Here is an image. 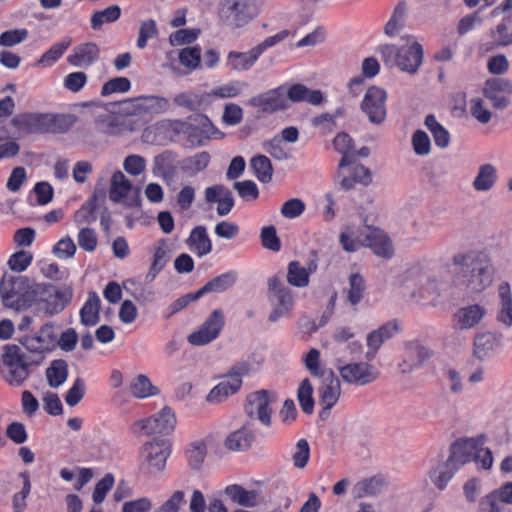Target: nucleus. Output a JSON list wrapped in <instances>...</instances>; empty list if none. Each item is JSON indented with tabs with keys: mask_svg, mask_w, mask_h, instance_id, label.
Here are the masks:
<instances>
[{
	"mask_svg": "<svg viewBox=\"0 0 512 512\" xmlns=\"http://www.w3.org/2000/svg\"><path fill=\"white\" fill-rule=\"evenodd\" d=\"M26 288H30L29 281L23 276H18L10 282H4L0 289L4 305L19 309L20 300ZM31 293L33 300L38 303L39 309L49 316L63 311L73 295L70 287L59 288L48 283L34 284L31 286Z\"/></svg>",
	"mask_w": 512,
	"mask_h": 512,
	"instance_id": "1",
	"label": "nucleus"
},
{
	"mask_svg": "<svg viewBox=\"0 0 512 512\" xmlns=\"http://www.w3.org/2000/svg\"><path fill=\"white\" fill-rule=\"evenodd\" d=\"M456 280L468 292L484 291L493 281L494 267L487 254L480 251L458 253L453 257Z\"/></svg>",
	"mask_w": 512,
	"mask_h": 512,
	"instance_id": "2",
	"label": "nucleus"
},
{
	"mask_svg": "<svg viewBox=\"0 0 512 512\" xmlns=\"http://www.w3.org/2000/svg\"><path fill=\"white\" fill-rule=\"evenodd\" d=\"M476 443V438H462L451 445L448 459L439 463L430 474L432 482L438 489H445L454 474L473 460Z\"/></svg>",
	"mask_w": 512,
	"mask_h": 512,
	"instance_id": "3",
	"label": "nucleus"
},
{
	"mask_svg": "<svg viewBox=\"0 0 512 512\" xmlns=\"http://www.w3.org/2000/svg\"><path fill=\"white\" fill-rule=\"evenodd\" d=\"M379 53L388 68L397 67L401 71L412 75L417 73L424 56L422 45L417 41L401 47L393 44L381 45Z\"/></svg>",
	"mask_w": 512,
	"mask_h": 512,
	"instance_id": "4",
	"label": "nucleus"
},
{
	"mask_svg": "<svg viewBox=\"0 0 512 512\" xmlns=\"http://www.w3.org/2000/svg\"><path fill=\"white\" fill-rule=\"evenodd\" d=\"M19 343L32 357V363L39 365L45 354L57 347V326L53 322H47L34 335L19 338Z\"/></svg>",
	"mask_w": 512,
	"mask_h": 512,
	"instance_id": "5",
	"label": "nucleus"
},
{
	"mask_svg": "<svg viewBox=\"0 0 512 512\" xmlns=\"http://www.w3.org/2000/svg\"><path fill=\"white\" fill-rule=\"evenodd\" d=\"M1 358L5 380L10 385L20 386L29 375V366L33 364L32 357H25L19 346L7 344L3 347Z\"/></svg>",
	"mask_w": 512,
	"mask_h": 512,
	"instance_id": "6",
	"label": "nucleus"
},
{
	"mask_svg": "<svg viewBox=\"0 0 512 512\" xmlns=\"http://www.w3.org/2000/svg\"><path fill=\"white\" fill-rule=\"evenodd\" d=\"M268 297L273 306L268 317L270 322H277L280 318L290 315L294 306V297L291 289L278 276L268 280Z\"/></svg>",
	"mask_w": 512,
	"mask_h": 512,
	"instance_id": "7",
	"label": "nucleus"
},
{
	"mask_svg": "<svg viewBox=\"0 0 512 512\" xmlns=\"http://www.w3.org/2000/svg\"><path fill=\"white\" fill-rule=\"evenodd\" d=\"M254 14L249 0H220L219 18L229 28L236 29L247 25Z\"/></svg>",
	"mask_w": 512,
	"mask_h": 512,
	"instance_id": "8",
	"label": "nucleus"
},
{
	"mask_svg": "<svg viewBox=\"0 0 512 512\" xmlns=\"http://www.w3.org/2000/svg\"><path fill=\"white\" fill-rule=\"evenodd\" d=\"M170 452V445L165 440L154 439L145 443L141 450L140 469L151 475L162 472Z\"/></svg>",
	"mask_w": 512,
	"mask_h": 512,
	"instance_id": "9",
	"label": "nucleus"
},
{
	"mask_svg": "<svg viewBox=\"0 0 512 512\" xmlns=\"http://www.w3.org/2000/svg\"><path fill=\"white\" fill-rule=\"evenodd\" d=\"M334 364L341 379L347 384L364 386L375 381L379 375L374 366L365 362L346 363L345 360L338 357Z\"/></svg>",
	"mask_w": 512,
	"mask_h": 512,
	"instance_id": "10",
	"label": "nucleus"
},
{
	"mask_svg": "<svg viewBox=\"0 0 512 512\" xmlns=\"http://www.w3.org/2000/svg\"><path fill=\"white\" fill-rule=\"evenodd\" d=\"M387 92L378 86L367 89L361 102V110L373 124H381L387 116Z\"/></svg>",
	"mask_w": 512,
	"mask_h": 512,
	"instance_id": "11",
	"label": "nucleus"
},
{
	"mask_svg": "<svg viewBox=\"0 0 512 512\" xmlns=\"http://www.w3.org/2000/svg\"><path fill=\"white\" fill-rule=\"evenodd\" d=\"M225 324L223 312L215 309L200 328L191 333L187 340L191 345L203 346L214 341L220 335Z\"/></svg>",
	"mask_w": 512,
	"mask_h": 512,
	"instance_id": "12",
	"label": "nucleus"
},
{
	"mask_svg": "<svg viewBox=\"0 0 512 512\" xmlns=\"http://www.w3.org/2000/svg\"><path fill=\"white\" fill-rule=\"evenodd\" d=\"M176 425V416L169 407H164L152 417L140 420L134 424V429L151 434H169Z\"/></svg>",
	"mask_w": 512,
	"mask_h": 512,
	"instance_id": "13",
	"label": "nucleus"
},
{
	"mask_svg": "<svg viewBox=\"0 0 512 512\" xmlns=\"http://www.w3.org/2000/svg\"><path fill=\"white\" fill-rule=\"evenodd\" d=\"M285 86H279L270 89L264 93L250 98L247 104L254 108H259L263 113H274L282 111L288 107V97Z\"/></svg>",
	"mask_w": 512,
	"mask_h": 512,
	"instance_id": "14",
	"label": "nucleus"
},
{
	"mask_svg": "<svg viewBox=\"0 0 512 512\" xmlns=\"http://www.w3.org/2000/svg\"><path fill=\"white\" fill-rule=\"evenodd\" d=\"M322 378V384L318 389L319 404L322 406L320 412L321 418H326L329 410L338 402L341 395L340 380L335 376L334 372L329 369L328 373Z\"/></svg>",
	"mask_w": 512,
	"mask_h": 512,
	"instance_id": "15",
	"label": "nucleus"
},
{
	"mask_svg": "<svg viewBox=\"0 0 512 512\" xmlns=\"http://www.w3.org/2000/svg\"><path fill=\"white\" fill-rule=\"evenodd\" d=\"M272 394L267 390H260L251 394L247 399L245 411L250 418L258 419L265 426L271 423Z\"/></svg>",
	"mask_w": 512,
	"mask_h": 512,
	"instance_id": "16",
	"label": "nucleus"
},
{
	"mask_svg": "<svg viewBox=\"0 0 512 512\" xmlns=\"http://www.w3.org/2000/svg\"><path fill=\"white\" fill-rule=\"evenodd\" d=\"M512 93V84L503 78H492L485 82L484 96L492 102L494 108L503 110L509 105L508 95Z\"/></svg>",
	"mask_w": 512,
	"mask_h": 512,
	"instance_id": "17",
	"label": "nucleus"
},
{
	"mask_svg": "<svg viewBox=\"0 0 512 512\" xmlns=\"http://www.w3.org/2000/svg\"><path fill=\"white\" fill-rule=\"evenodd\" d=\"M102 174H111L110 187H109V198L115 203L122 202L131 192L133 185L132 182L125 176V174L119 169H113L109 164L107 165Z\"/></svg>",
	"mask_w": 512,
	"mask_h": 512,
	"instance_id": "18",
	"label": "nucleus"
},
{
	"mask_svg": "<svg viewBox=\"0 0 512 512\" xmlns=\"http://www.w3.org/2000/svg\"><path fill=\"white\" fill-rule=\"evenodd\" d=\"M100 58V48L96 43L86 42L75 46L67 57V62L77 68H88Z\"/></svg>",
	"mask_w": 512,
	"mask_h": 512,
	"instance_id": "19",
	"label": "nucleus"
},
{
	"mask_svg": "<svg viewBox=\"0 0 512 512\" xmlns=\"http://www.w3.org/2000/svg\"><path fill=\"white\" fill-rule=\"evenodd\" d=\"M486 315V309L472 304L458 309L453 315V327L457 330H469L476 327Z\"/></svg>",
	"mask_w": 512,
	"mask_h": 512,
	"instance_id": "20",
	"label": "nucleus"
},
{
	"mask_svg": "<svg viewBox=\"0 0 512 512\" xmlns=\"http://www.w3.org/2000/svg\"><path fill=\"white\" fill-rule=\"evenodd\" d=\"M183 127L184 133L192 138V142L202 145L204 140L210 138L214 126L207 116L197 114L189 117Z\"/></svg>",
	"mask_w": 512,
	"mask_h": 512,
	"instance_id": "21",
	"label": "nucleus"
},
{
	"mask_svg": "<svg viewBox=\"0 0 512 512\" xmlns=\"http://www.w3.org/2000/svg\"><path fill=\"white\" fill-rule=\"evenodd\" d=\"M399 329L400 327L398 321L393 320L370 332L367 335V346L369 350L366 353V358L368 360H372L381 345L386 340L395 336L399 332Z\"/></svg>",
	"mask_w": 512,
	"mask_h": 512,
	"instance_id": "22",
	"label": "nucleus"
},
{
	"mask_svg": "<svg viewBox=\"0 0 512 512\" xmlns=\"http://www.w3.org/2000/svg\"><path fill=\"white\" fill-rule=\"evenodd\" d=\"M134 111L138 114H163L170 107V101L166 97L156 95H143L132 99Z\"/></svg>",
	"mask_w": 512,
	"mask_h": 512,
	"instance_id": "23",
	"label": "nucleus"
},
{
	"mask_svg": "<svg viewBox=\"0 0 512 512\" xmlns=\"http://www.w3.org/2000/svg\"><path fill=\"white\" fill-rule=\"evenodd\" d=\"M501 339V334L491 332L477 334L473 343L475 357L481 361L492 357L500 347Z\"/></svg>",
	"mask_w": 512,
	"mask_h": 512,
	"instance_id": "24",
	"label": "nucleus"
},
{
	"mask_svg": "<svg viewBox=\"0 0 512 512\" xmlns=\"http://www.w3.org/2000/svg\"><path fill=\"white\" fill-rule=\"evenodd\" d=\"M176 154L172 151H164L154 157L152 163V173L154 176L162 178L169 183L176 176Z\"/></svg>",
	"mask_w": 512,
	"mask_h": 512,
	"instance_id": "25",
	"label": "nucleus"
},
{
	"mask_svg": "<svg viewBox=\"0 0 512 512\" xmlns=\"http://www.w3.org/2000/svg\"><path fill=\"white\" fill-rule=\"evenodd\" d=\"M186 245L192 253L200 258L209 254L213 249L207 229L202 225L191 230L189 237L186 239Z\"/></svg>",
	"mask_w": 512,
	"mask_h": 512,
	"instance_id": "26",
	"label": "nucleus"
},
{
	"mask_svg": "<svg viewBox=\"0 0 512 512\" xmlns=\"http://www.w3.org/2000/svg\"><path fill=\"white\" fill-rule=\"evenodd\" d=\"M317 269L315 260L308 262V267L302 266L298 261H291L287 267V282L298 288L308 286L309 277Z\"/></svg>",
	"mask_w": 512,
	"mask_h": 512,
	"instance_id": "27",
	"label": "nucleus"
},
{
	"mask_svg": "<svg viewBox=\"0 0 512 512\" xmlns=\"http://www.w3.org/2000/svg\"><path fill=\"white\" fill-rule=\"evenodd\" d=\"M47 114L24 113L14 117L13 125L26 133H46Z\"/></svg>",
	"mask_w": 512,
	"mask_h": 512,
	"instance_id": "28",
	"label": "nucleus"
},
{
	"mask_svg": "<svg viewBox=\"0 0 512 512\" xmlns=\"http://www.w3.org/2000/svg\"><path fill=\"white\" fill-rule=\"evenodd\" d=\"M254 438L253 431L247 425H243L227 435L224 446L230 451H246L251 447Z\"/></svg>",
	"mask_w": 512,
	"mask_h": 512,
	"instance_id": "29",
	"label": "nucleus"
},
{
	"mask_svg": "<svg viewBox=\"0 0 512 512\" xmlns=\"http://www.w3.org/2000/svg\"><path fill=\"white\" fill-rule=\"evenodd\" d=\"M430 356L431 353L426 347L418 343H409L406 347L403 363L400 365L403 367L402 371L411 372L419 368Z\"/></svg>",
	"mask_w": 512,
	"mask_h": 512,
	"instance_id": "30",
	"label": "nucleus"
},
{
	"mask_svg": "<svg viewBox=\"0 0 512 512\" xmlns=\"http://www.w3.org/2000/svg\"><path fill=\"white\" fill-rule=\"evenodd\" d=\"M498 311L496 319L506 327L512 326V294L510 285L507 282L501 283L498 287Z\"/></svg>",
	"mask_w": 512,
	"mask_h": 512,
	"instance_id": "31",
	"label": "nucleus"
},
{
	"mask_svg": "<svg viewBox=\"0 0 512 512\" xmlns=\"http://www.w3.org/2000/svg\"><path fill=\"white\" fill-rule=\"evenodd\" d=\"M385 486V481L381 476H373L358 481L352 489L355 499L377 496Z\"/></svg>",
	"mask_w": 512,
	"mask_h": 512,
	"instance_id": "32",
	"label": "nucleus"
},
{
	"mask_svg": "<svg viewBox=\"0 0 512 512\" xmlns=\"http://www.w3.org/2000/svg\"><path fill=\"white\" fill-rule=\"evenodd\" d=\"M101 300L96 292H90L80 309V321L84 326H95L100 321Z\"/></svg>",
	"mask_w": 512,
	"mask_h": 512,
	"instance_id": "33",
	"label": "nucleus"
},
{
	"mask_svg": "<svg viewBox=\"0 0 512 512\" xmlns=\"http://www.w3.org/2000/svg\"><path fill=\"white\" fill-rule=\"evenodd\" d=\"M287 97L292 102H307L312 105H319L323 101L320 90L310 89L303 84L292 85L287 90Z\"/></svg>",
	"mask_w": 512,
	"mask_h": 512,
	"instance_id": "34",
	"label": "nucleus"
},
{
	"mask_svg": "<svg viewBox=\"0 0 512 512\" xmlns=\"http://www.w3.org/2000/svg\"><path fill=\"white\" fill-rule=\"evenodd\" d=\"M237 280V272L230 270L208 281L198 290V296L208 293H222L232 287Z\"/></svg>",
	"mask_w": 512,
	"mask_h": 512,
	"instance_id": "35",
	"label": "nucleus"
},
{
	"mask_svg": "<svg viewBox=\"0 0 512 512\" xmlns=\"http://www.w3.org/2000/svg\"><path fill=\"white\" fill-rule=\"evenodd\" d=\"M260 55L253 47L248 52L231 51L227 56V66L235 71L249 70L259 59Z\"/></svg>",
	"mask_w": 512,
	"mask_h": 512,
	"instance_id": "36",
	"label": "nucleus"
},
{
	"mask_svg": "<svg viewBox=\"0 0 512 512\" xmlns=\"http://www.w3.org/2000/svg\"><path fill=\"white\" fill-rule=\"evenodd\" d=\"M242 386V380L235 378L231 380L221 381L216 385L207 395V401L209 403L218 404L226 400L229 396L239 391Z\"/></svg>",
	"mask_w": 512,
	"mask_h": 512,
	"instance_id": "37",
	"label": "nucleus"
},
{
	"mask_svg": "<svg viewBox=\"0 0 512 512\" xmlns=\"http://www.w3.org/2000/svg\"><path fill=\"white\" fill-rule=\"evenodd\" d=\"M71 44V37H63L60 41L54 43L45 53L42 54L36 65L41 67H51L64 55Z\"/></svg>",
	"mask_w": 512,
	"mask_h": 512,
	"instance_id": "38",
	"label": "nucleus"
},
{
	"mask_svg": "<svg viewBox=\"0 0 512 512\" xmlns=\"http://www.w3.org/2000/svg\"><path fill=\"white\" fill-rule=\"evenodd\" d=\"M497 181V171L492 164H483L479 166L478 173L472 182L474 190L486 192L493 188Z\"/></svg>",
	"mask_w": 512,
	"mask_h": 512,
	"instance_id": "39",
	"label": "nucleus"
},
{
	"mask_svg": "<svg viewBox=\"0 0 512 512\" xmlns=\"http://www.w3.org/2000/svg\"><path fill=\"white\" fill-rule=\"evenodd\" d=\"M366 235L367 245L374 249V252L382 257H391L393 249L390 240L376 228H368Z\"/></svg>",
	"mask_w": 512,
	"mask_h": 512,
	"instance_id": "40",
	"label": "nucleus"
},
{
	"mask_svg": "<svg viewBox=\"0 0 512 512\" xmlns=\"http://www.w3.org/2000/svg\"><path fill=\"white\" fill-rule=\"evenodd\" d=\"M262 359H256L254 356L235 363L228 372V378L231 380L238 378L242 380V377H247L255 374L259 371L262 365Z\"/></svg>",
	"mask_w": 512,
	"mask_h": 512,
	"instance_id": "41",
	"label": "nucleus"
},
{
	"mask_svg": "<svg viewBox=\"0 0 512 512\" xmlns=\"http://www.w3.org/2000/svg\"><path fill=\"white\" fill-rule=\"evenodd\" d=\"M225 494L233 502L244 507H254L257 504V492L254 490H246L237 484L227 486L225 488Z\"/></svg>",
	"mask_w": 512,
	"mask_h": 512,
	"instance_id": "42",
	"label": "nucleus"
},
{
	"mask_svg": "<svg viewBox=\"0 0 512 512\" xmlns=\"http://www.w3.org/2000/svg\"><path fill=\"white\" fill-rule=\"evenodd\" d=\"M350 166H352L350 177L344 176L340 182L342 188L350 190L356 182L365 186L371 183V172L367 167L362 164H354V162Z\"/></svg>",
	"mask_w": 512,
	"mask_h": 512,
	"instance_id": "43",
	"label": "nucleus"
},
{
	"mask_svg": "<svg viewBox=\"0 0 512 512\" xmlns=\"http://www.w3.org/2000/svg\"><path fill=\"white\" fill-rule=\"evenodd\" d=\"M46 378L51 388H58L68 378V364L63 359L53 360L46 369Z\"/></svg>",
	"mask_w": 512,
	"mask_h": 512,
	"instance_id": "44",
	"label": "nucleus"
},
{
	"mask_svg": "<svg viewBox=\"0 0 512 512\" xmlns=\"http://www.w3.org/2000/svg\"><path fill=\"white\" fill-rule=\"evenodd\" d=\"M334 148L342 154L339 162V169H343L353 163V155H350L353 150L352 138L347 133H339L333 141Z\"/></svg>",
	"mask_w": 512,
	"mask_h": 512,
	"instance_id": "45",
	"label": "nucleus"
},
{
	"mask_svg": "<svg viewBox=\"0 0 512 512\" xmlns=\"http://www.w3.org/2000/svg\"><path fill=\"white\" fill-rule=\"evenodd\" d=\"M424 123L431 132L435 145L441 149L448 147L450 134L448 130L436 120L435 116L433 114L427 115Z\"/></svg>",
	"mask_w": 512,
	"mask_h": 512,
	"instance_id": "46",
	"label": "nucleus"
},
{
	"mask_svg": "<svg viewBox=\"0 0 512 512\" xmlns=\"http://www.w3.org/2000/svg\"><path fill=\"white\" fill-rule=\"evenodd\" d=\"M130 390L131 394L138 399H144L159 394V389L143 374L134 378L131 382Z\"/></svg>",
	"mask_w": 512,
	"mask_h": 512,
	"instance_id": "47",
	"label": "nucleus"
},
{
	"mask_svg": "<svg viewBox=\"0 0 512 512\" xmlns=\"http://www.w3.org/2000/svg\"><path fill=\"white\" fill-rule=\"evenodd\" d=\"M366 290L365 280L358 273H352L349 276V288L346 290V299L352 306L358 305L363 297Z\"/></svg>",
	"mask_w": 512,
	"mask_h": 512,
	"instance_id": "48",
	"label": "nucleus"
},
{
	"mask_svg": "<svg viewBox=\"0 0 512 512\" xmlns=\"http://www.w3.org/2000/svg\"><path fill=\"white\" fill-rule=\"evenodd\" d=\"M250 166L260 182L269 183L272 180L273 167L267 156H254L250 161Z\"/></svg>",
	"mask_w": 512,
	"mask_h": 512,
	"instance_id": "49",
	"label": "nucleus"
},
{
	"mask_svg": "<svg viewBox=\"0 0 512 512\" xmlns=\"http://www.w3.org/2000/svg\"><path fill=\"white\" fill-rule=\"evenodd\" d=\"M406 12L407 7L405 3H398L391 18L385 25L384 31L386 35L394 37L400 32L405 25Z\"/></svg>",
	"mask_w": 512,
	"mask_h": 512,
	"instance_id": "50",
	"label": "nucleus"
},
{
	"mask_svg": "<svg viewBox=\"0 0 512 512\" xmlns=\"http://www.w3.org/2000/svg\"><path fill=\"white\" fill-rule=\"evenodd\" d=\"M121 9L118 5H112L104 10L96 11L91 17V27L94 30L100 29L106 23H112L119 19Z\"/></svg>",
	"mask_w": 512,
	"mask_h": 512,
	"instance_id": "51",
	"label": "nucleus"
},
{
	"mask_svg": "<svg viewBox=\"0 0 512 512\" xmlns=\"http://www.w3.org/2000/svg\"><path fill=\"white\" fill-rule=\"evenodd\" d=\"M312 394L313 387L310 380L308 378L303 379L297 391V398L305 414H312L314 411V399Z\"/></svg>",
	"mask_w": 512,
	"mask_h": 512,
	"instance_id": "52",
	"label": "nucleus"
},
{
	"mask_svg": "<svg viewBox=\"0 0 512 512\" xmlns=\"http://www.w3.org/2000/svg\"><path fill=\"white\" fill-rule=\"evenodd\" d=\"M247 88V82L233 80L224 85L214 88L211 91V95L218 98H233L240 95Z\"/></svg>",
	"mask_w": 512,
	"mask_h": 512,
	"instance_id": "53",
	"label": "nucleus"
},
{
	"mask_svg": "<svg viewBox=\"0 0 512 512\" xmlns=\"http://www.w3.org/2000/svg\"><path fill=\"white\" fill-rule=\"evenodd\" d=\"M477 443H476V449L473 453V460L477 464L481 465L482 469L488 470L493 465V454L492 451L489 448L484 447L485 444V437L479 436L476 437Z\"/></svg>",
	"mask_w": 512,
	"mask_h": 512,
	"instance_id": "54",
	"label": "nucleus"
},
{
	"mask_svg": "<svg viewBox=\"0 0 512 512\" xmlns=\"http://www.w3.org/2000/svg\"><path fill=\"white\" fill-rule=\"evenodd\" d=\"M205 101V98L200 93L183 92L175 95L174 102L180 107L194 111L199 109Z\"/></svg>",
	"mask_w": 512,
	"mask_h": 512,
	"instance_id": "55",
	"label": "nucleus"
},
{
	"mask_svg": "<svg viewBox=\"0 0 512 512\" xmlns=\"http://www.w3.org/2000/svg\"><path fill=\"white\" fill-rule=\"evenodd\" d=\"M167 263V249L166 245L163 242L160 246H158L155 250L153 262L151 267L146 275L147 281H152L156 278L159 272L165 267Z\"/></svg>",
	"mask_w": 512,
	"mask_h": 512,
	"instance_id": "56",
	"label": "nucleus"
},
{
	"mask_svg": "<svg viewBox=\"0 0 512 512\" xmlns=\"http://www.w3.org/2000/svg\"><path fill=\"white\" fill-rule=\"evenodd\" d=\"M23 477V487L22 489L15 493L12 498V509L14 512H24L27 508L26 500L31 491V482L30 478L27 474H21Z\"/></svg>",
	"mask_w": 512,
	"mask_h": 512,
	"instance_id": "57",
	"label": "nucleus"
},
{
	"mask_svg": "<svg viewBox=\"0 0 512 512\" xmlns=\"http://www.w3.org/2000/svg\"><path fill=\"white\" fill-rule=\"evenodd\" d=\"M206 456V446L202 442L191 443L186 450V457L192 469H199Z\"/></svg>",
	"mask_w": 512,
	"mask_h": 512,
	"instance_id": "58",
	"label": "nucleus"
},
{
	"mask_svg": "<svg viewBox=\"0 0 512 512\" xmlns=\"http://www.w3.org/2000/svg\"><path fill=\"white\" fill-rule=\"evenodd\" d=\"M494 37L498 46L512 45V16L504 18L497 25Z\"/></svg>",
	"mask_w": 512,
	"mask_h": 512,
	"instance_id": "59",
	"label": "nucleus"
},
{
	"mask_svg": "<svg viewBox=\"0 0 512 512\" xmlns=\"http://www.w3.org/2000/svg\"><path fill=\"white\" fill-rule=\"evenodd\" d=\"M131 88V82L126 77H115L105 82L101 88V95L108 96L113 93H125Z\"/></svg>",
	"mask_w": 512,
	"mask_h": 512,
	"instance_id": "60",
	"label": "nucleus"
},
{
	"mask_svg": "<svg viewBox=\"0 0 512 512\" xmlns=\"http://www.w3.org/2000/svg\"><path fill=\"white\" fill-rule=\"evenodd\" d=\"M47 132L64 133L73 124L72 117L69 115H53L47 114Z\"/></svg>",
	"mask_w": 512,
	"mask_h": 512,
	"instance_id": "61",
	"label": "nucleus"
},
{
	"mask_svg": "<svg viewBox=\"0 0 512 512\" xmlns=\"http://www.w3.org/2000/svg\"><path fill=\"white\" fill-rule=\"evenodd\" d=\"M29 32L25 28L11 29L0 34V46L13 47L25 41Z\"/></svg>",
	"mask_w": 512,
	"mask_h": 512,
	"instance_id": "62",
	"label": "nucleus"
},
{
	"mask_svg": "<svg viewBox=\"0 0 512 512\" xmlns=\"http://www.w3.org/2000/svg\"><path fill=\"white\" fill-rule=\"evenodd\" d=\"M304 364L310 374L314 377H322L328 373V370H325L320 366V352L315 348H312L307 352L304 357Z\"/></svg>",
	"mask_w": 512,
	"mask_h": 512,
	"instance_id": "63",
	"label": "nucleus"
},
{
	"mask_svg": "<svg viewBox=\"0 0 512 512\" xmlns=\"http://www.w3.org/2000/svg\"><path fill=\"white\" fill-rule=\"evenodd\" d=\"M185 503V492L176 490L173 494L156 509V512H180Z\"/></svg>",
	"mask_w": 512,
	"mask_h": 512,
	"instance_id": "64",
	"label": "nucleus"
}]
</instances>
